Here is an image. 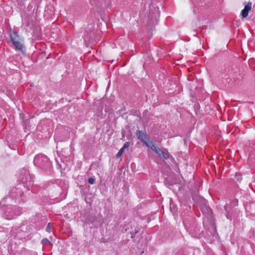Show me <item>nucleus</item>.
<instances>
[{"label":"nucleus","mask_w":255,"mask_h":255,"mask_svg":"<svg viewBox=\"0 0 255 255\" xmlns=\"http://www.w3.org/2000/svg\"><path fill=\"white\" fill-rule=\"evenodd\" d=\"M20 179L22 183L26 187L29 188V187L32 185L31 177L29 175V171L25 169H23L21 170Z\"/></svg>","instance_id":"f03ea898"},{"label":"nucleus","mask_w":255,"mask_h":255,"mask_svg":"<svg viewBox=\"0 0 255 255\" xmlns=\"http://www.w3.org/2000/svg\"><path fill=\"white\" fill-rule=\"evenodd\" d=\"M51 227L50 226V223H49L47 227H46L45 230L47 232L50 233L51 232Z\"/></svg>","instance_id":"a211bd4d"},{"label":"nucleus","mask_w":255,"mask_h":255,"mask_svg":"<svg viewBox=\"0 0 255 255\" xmlns=\"http://www.w3.org/2000/svg\"><path fill=\"white\" fill-rule=\"evenodd\" d=\"M95 182V179L94 178L90 177L88 179V182H89V183H90L91 184H94Z\"/></svg>","instance_id":"dca6fc26"},{"label":"nucleus","mask_w":255,"mask_h":255,"mask_svg":"<svg viewBox=\"0 0 255 255\" xmlns=\"http://www.w3.org/2000/svg\"><path fill=\"white\" fill-rule=\"evenodd\" d=\"M33 162L35 166L44 170L50 169L52 167L49 159L46 155L42 154L36 155Z\"/></svg>","instance_id":"f257e3e1"},{"label":"nucleus","mask_w":255,"mask_h":255,"mask_svg":"<svg viewBox=\"0 0 255 255\" xmlns=\"http://www.w3.org/2000/svg\"><path fill=\"white\" fill-rule=\"evenodd\" d=\"M224 209H225V211H226V212H228V210H227L228 208H227V206H224Z\"/></svg>","instance_id":"b1692460"},{"label":"nucleus","mask_w":255,"mask_h":255,"mask_svg":"<svg viewBox=\"0 0 255 255\" xmlns=\"http://www.w3.org/2000/svg\"><path fill=\"white\" fill-rule=\"evenodd\" d=\"M10 38L12 44L15 43V41L18 42L20 41V36L15 31H12L10 33Z\"/></svg>","instance_id":"0eeeda50"},{"label":"nucleus","mask_w":255,"mask_h":255,"mask_svg":"<svg viewBox=\"0 0 255 255\" xmlns=\"http://www.w3.org/2000/svg\"><path fill=\"white\" fill-rule=\"evenodd\" d=\"M17 191H18L17 192H18L20 194L21 197H22V196L23 195V193L21 192L20 190H18Z\"/></svg>","instance_id":"412c9836"},{"label":"nucleus","mask_w":255,"mask_h":255,"mask_svg":"<svg viewBox=\"0 0 255 255\" xmlns=\"http://www.w3.org/2000/svg\"><path fill=\"white\" fill-rule=\"evenodd\" d=\"M134 236V235H133L132 233H131V238H133Z\"/></svg>","instance_id":"393cba45"},{"label":"nucleus","mask_w":255,"mask_h":255,"mask_svg":"<svg viewBox=\"0 0 255 255\" xmlns=\"http://www.w3.org/2000/svg\"><path fill=\"white\" fill-rule=\"evenodd\" d=\"M9 147H10V148H11V149H15V147H14L13 146L9 145Z\"/></svg>","instance_id":"4be33fe9"},{"label":"nucleus","mask_w":255,"mask_h":255,"mask_svg":"<svg viewBox=\"0 0 255 255\" xmlns=\"http://www.w3.org/2000/svg\"><path fill=\"white\" fill-rule=\"evenodd\" d=\"M90 3H91L92 5H94V3H93L91 1H90Z\"/></svg>","instance_id":"a878e982"},{"label":"nucleus","mask_w":255,"mask_h":255,"mask_svg":"<svg viewBox=\"0 0 255 255\" xmlns=\"http://www.w3.org/2000/svg\"><path fill=\"white\" fill-rule=\"evenodd\" d=\"M235 178L238 182H241L242 180V175L241 173L237 172L235 175Z\"/></svg>","instance_id":"f8f14e48"},{"label":"nucleus","mask_w":255,"mask_h":255,"mask_svg":"<svg viewBox=\"0 0 255 255\" xmlns=\"http://www.w3.org/2000/svg\"><path fill=\"white\" fill-rule=\"evenodd\" d=\"M129 146V142H126L123 147L122 148H124V150H125L126 148L128 147V146Z\"/></svg>","instance_id":"f3484780"},{"label":"nucleus","mask_w":255,"mask_h":255,"mask_svg":"<svg viewBox=\"0 0 255 255\" xmlns=\"http://www.w3.org/2000/svg\"><path fill=\"white\" fill-rule=\"evenodd\" d=\"M231 204L232 205L234 206H236L238 205V200L237 199H233L231 202Z\"/></svg>","instance_id":"2eb2a0df"},{"label":"nucleus","mask_w":255,"mask_h":255,"mask_svg":"<svg viewBox=\"0 0 255 255\" xmlns=\"http://www.w3.org/2000/svg\"><path fill=\"white\" fill-rule=\"evenodd\" d=\"M226 218L228 219H229V220H231V217L230 216V215H229V214L228 213V212H226Z\"/></svg>","instance_id":"6ab92c4d"},{"label":"nucleus","mask_w":255,"mask_h":255,"mask_svg":"<svg viewBox=\"0 0 255 255\" xmlns=\"http://www.w3.org/2000/svg\"><path fill=\"white\" fill-rule=\"evenodd\" d=\"M252 8V3L248 2L247 4L245 6L244 8L241 11V15L242 17L245 18L248 15L250 10Z\"/></svg>","instance_id":"423d86ee"},{"label":"nucleus","mask_w":255,"mask_h":255,"mask_svg":"<svg viewBox=\"0 0 255 255\" xmlns=\"http://www.w3.org/2000/svg\"><path fill=\"white\" fill-rule=\"evenodd\" d=\"M153 151H154L157 154L159 153L160 148H157L155 144L153 142H151V148Z\"/></svg>","instance_id":"9d476101"},{"label":"nucleus","mask_w":255,"mask_h":255,"mask_svg":"<svg viewBox=\"0 0 255 255\" xmlns=\"http://www.w3.org/2000/svg\"><path fill=\"white\" fill-rule=\"evenodd\" d=\"M9 147H10V148H11V149H15V147H14L13 146L9 145Z\"/></svg>","instance_id":"5701e85b"},{"label":"nucleus","mask_w":255,"mask_h":255,"mask_svg":"<svg viewBox=\"0 0 255 255\" xmlns=\"http://www.w3.org/2000/svg\"><path fill=\"white\" fill-rule=\"evenodd\" d=\"M159 153H158V155L160 157V158L163 159H167L169 157V154L168 151L166 149H161L159 150Z\"/></svg>","instance_id":"6e6552de"},{"label":"nucleus","mask_w":255,"mask_h":255,"mask_svg":"<svg viewBox=\"0 0 255 255\" xmlns=\"http://www.w3.org/2000/svg\"><path fill=\"white\" fill-rule=\"evenodd\" d=\"M42 244L45 245H51V242L47 239V238H44L41 240V242Z\"/></svg>","instance_id":"ddd939ff"},{"label":"nucleus","mask_w":255,"mask_h":255,"mask_svg":"<svg viewBox=\"0 0 255 255\" xmlns=\"http://www.w3.org/2000/svg\"><path fill=\"white\" fill-rule=\"evenodd\" d=\"M146 146H147V147H149V148H151V142L150 143H148L147 142V141H146L145 143H144Z\"/></svg>","instance_id":"aec40b11"},{"label":"nucleus","mask_w":255,"mask_h":255,"mask_svg":"<svg viewBox=\"0 0 255 255\" xmlns=\"http://www.w3.org/2000/svg\"><path fill=\"white\" fill-rule=\"evenodd\" d=\"M124 152V148H121L116 155L117 158L120 157Z\"/></svg>","instance_id":"4468645a"},{"label":"nucleus","mask_w":255,"mask_h":255,"mask_svg":"<svg viewBox=\"0 0 255 255\" xmlns=\"http://www.w3.org/2000/svg\"><path fill=\"white\" fill-rule=\"evenodd\" d=\"M8 213L9 217H7L9 219L14 218V216H17L20 214V209L16 206L7 207L6 214Z\"/></svg>","instance_id":"7ed1b4c3"},{"label":"nucleus","mask_w":255,"mask_h":255,"mask_svg":"<svg viewBox=\"0 0 255 255\" xmlns=\"http://www.w3.org/2000/svg\"><path fill=\"white\" fill-rule=\"evenodd\" d=\"M245 208L247 212L255 214V202H247L245 204Z\"/></svg>","instance_id":"39448f33"},{"label":"nucleus","mask_w":255,"mask_h":255,"mask_svg":"<svg viewBox=\"0 0 255 255\" xmlns=\"http://www.w3.org/2000/svg\"><path fill=\"white\" fill-rule=\"evenodd\" d=\"M135 134L137 138L143 143H145L146 141H148L149 139L148 135L145 132H142L140 130H137L136 131Z\"/></svg>","instance_id":"20e7f679"},{"label":"nucleus","mask_w":255,"mask_h":255,"mask_svg":"<svg viewBox=\"0 0 255 255\" xmlns=\"http://www.w3.org/2000/svg\"><path fill=\"white\" fill-rule=\"evenodd\" d=\"M15 49L16 50H22V48H23V44L21 43L20 41H18V42H15V43H13Z\"/></svg>","instance_id":"1a4fd4ad"},{"label":"nucleus","mask_w":255,"mask_h":255,"mask_svg":"<svg viewBox=\"0 0 255 255\" xmlns=\"http://www.w3.org/2000/svg\"><path fill=\"white\" fill-rule=\"evenodd\" d=\"M185 228L187 231L192 236L195 235L194 230L192 228V227H188L187 225H185Z\"/></svg>","instance_id":"9b49d317"}]
</instances>
